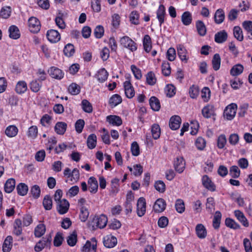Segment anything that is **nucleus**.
Segmentation results:
<instances>
[{
    "label": "nucleus",
    "mask_w": 252,
    "mask_h": 252,
    "mask_svg": "<svg viewBox=\"0 0 252 252\" xmlns=\"http://www.w3.org/2000/svg\"><path fill=\"white\" fill-rule=\"evenodd\" d=\"M82 108L86 113H90L93 111V107L91 103L86 99H83L81 102Z\"/></svg>",
    "instance_id": "obj_52"
},
{
    "label": "nucleus",
    "mask_w": 252,
    "mask_h": 252,
    "mask_svg": "<svg viewBox=\"0 0 252 252\" xmlns=\"http://www.w3.org/2000/svg\"><path fill=\"white\" fill-rule=\"evenodd\" d=\"M42 203L45 210H50L52 208V200L49 195L45 196Z\"/></svg>",
    "instance_id": "obj_49"
},
{
    "label": "nucleus",
    "mask_w": 252,
    "mask_h": 252,
    "mask_svg": "<svg viewBox=\"0 0 252 252\" xmlns=\"http://www.w3.org/2000/svg\"><path fill=\"white\" fill-rule=\"evenodd\" d=\"M107 221V217L102 214L94 216L91 221V225L94 229L96 228L102 229L106 226Z\"/></svg>",
    "instance_id": "obj_1"
},
{
    "label": "nucleus",
    "mask_w": 252,
    "mask_h": 252,
    "mask_svg": "<svg viewBox=\"0 0 252 252\" xmlns=\"http://www.w3.org/2000/svg\"><path fill=\"white\" fill-rule=\"evenodd\" d=\"M30 31L33 33H37L40 30V23L38 19L34 17L30 18L28 21Z\"/></svg>",
    "instance_id": "obj_4"
},
{
    "label": "nucleus",
    "mask_w": 252,
    "mask_h": 252,
    "mask_svg": "<svg viewBox=\"0 0 252 252\" xmlns=\"http://www.w3.org/2000/svg\"><path fill=\"white\" fill-rule=\"evenodd\" d=\"M165 92L167 96L171 97L175 94V88L171 84H168L166 86Z\"/></svg>",
    "instance_id": "obj_63"
},
{
    "label": "nucleus",
    "mask_w": 252,
    "mask_h": 252,
    "mask_svg": "<svg viewBox=\"0 0 252 252\" xmlns=\"http://www.w3.org/2000/svg\"><path fill=\"white\" fill-rule=\"evenodd\" d=\"M22 233V221L20 219H16L14 223L13 233L16 236H19Z\"/></svg>",
    "instance_id": "obj_34"
},
{
    "label": "nucleus",
    "mask_w": 252,
    "mask_h": 252,
    "mask_svg": "<svg viewBox=\"0 0 252 252\" xmlns=\"http://www.w3.org/2000/svg\"><path fill=\"white\" fill-rule=\"evenodd\" d=\"M233 35L238 41H242L244 39L243 32L239 26H235L233 28Z\"/></svg>",
    "instance_id": "obj_47"
},
{
    "label": "nucleus",
    "mask_w": 252,
    "mask_h": 252,
    "mask_svg": "<svg viewBox=\"0 0 252 252\" xmlns=\"http://www.w3.org/2000/svg\"><path fill=\"white\" fill-rule=\"evenodd\" d=\"M106 121L110 125L115 126H120L122 124L121 118L116 115H109L107 116Z\"/></svg>",
    "instance_id": "obj_19"
},
{
    "label": "nucleus",
    "mask_w": 252,
    "mask_h": 252,
    "mask_svg": "<svg viewBox=\"0 0 252 252\" xmlns=\"http://www.w3.org/2000/svg\"><path fill=\"white\" fill-rule=\"evenodd\" d=\"M151 108L156 111H158L160 108L159 100L155 96H152L149 100Z\"/></svg>",
    "instance_id": "obj_37"
},
{
    "label": "nucleus",
    "mask_w": 252,
    "mask_h": 252,
    "mask_svg": "<svg viewBox=\"0 0 252 252\" xmlns=\"http://www.w3.org/2000/svg\"><path fill=\"white\" fill-rule=\"evenodd\" d=\"M244 70V66L240 63L234 65L230 69V73L232 76H236L241 74Z\"/></svg>",
    "instance_id": "obj_30"
},
{
    "label": "nucleus",
    "mask_w": 252,
    "mask_h": 252,
    "mask_svg": "<svg viewBox=\"0 0 252 252\" xmlns=\"http://www.w3.org/2000/svg\"><path fill=\"white\" fill-rule=\"evenodd\" d=\"M46 228L44 224H39L34 229V235L36 237H40L45 232Z\"/></svg>",
    "instance_id": "obj_44"
},
{
    "label": "nucleus",
    "mask_w": 252,
    "mask_h": 252,
    "mask_svg": "<svg viewBox=\"0 0 252 252\" xmlns=\"http://www.w3.org/2000/svg\"><path fill=\"white\" fill-rule=\"evenodd\" d=\"M121 46L131 52L135 51L137 49V44L128 36H124L120 39Z\"/></svg>",
    "instance_id": "obj_2"
},
{
    "label": "nucleus",
    "mask_w": 252,
    "mask_h": 252,
    "mask_svg": "<svg viewBox=\"0 0 252 252\" xmlns=\"http://www.w3.org/2000/svg\"><path fill=\"white\" fill-rule=\"evenodd\" d=\"M229 174L233 178H238L240 175V170L236 165H233L229 169Z\"/></svg>",
    "instance_id": "obj_55"
},
{
    "label": "nucleus",
    "mask_w": 252,
    "mask_h": 252,
    "mask_svg": "<svg viewBox=\"0 0 252 252\" xmlns=\"http://www.w3.org/2000/svg\"><path fill=\"white\" fill-rule=\"evenodd\" d=\"M87 146L90 149L94 148L96 144V136L94 134H90L87 139Z\"/></svg>",
    "instance_id": "obj_42"
},
{
    "label": "nucleus",
    "mask_w": 252,
    "mask_h": 252,
    "mask_svg": "<svg viewBox=\"0 0 252 252\" xmlns=\"http://www.w3.org/2000/svg\"><path fill=\"white\" fill-rule=\"evenodd\" d=\"M125 92L126 96L127 98H131L135 94L134 88L132 87L130 81H126L124 83Z\"/></svg>",
    "instance_id": "obj_14"
},
{
    "label": "nucleus",
    "mask_w": 252,
    "mask_h": 252,
    "mask_svg": "<svg viewBox=\"0 0 252 252\" xmlns=\"http://www.w3.org/2000/svg\"><path fill=\"white\" fill-rule=\"evenodd\" d=\"M226 143V137L224 134L220 135L217 140V146L219 149H222L224 147Z\"/></svg>",
    "instance_id": "obj_62"
},
{
    "label": "nucleus",
    "mask_w": 252,
    "mask_h": 252,
    "mask_svg": "<svg viewBox=\"0 0 252 252\" xmlns=\"http://www.w3.org/2000/svg\"><path fill=\"white\" fill-rule=\"evenodd\" d=\"M92 244L89 241H87L85 245L82 248V252H96V241L95 239H92Z\"/></svg>",
    "instance_id": "obj_11"
},
{
    "label": "nucleus",
    "mask_w": 252,
    "mask_h": 252,
    "mask_svg": "<svg viewBox=\"0 0 252 252\" xmlns=\"http://www.w3.org/2000/svg\"><path fill=\"white\" fill-rule=\"evenodd\" d=\"M13 238L11 236H8L5 239L2 246L3 252H9L12 246Z\"/></svg>",
    "instance_id": "obj_32"
},
{
    "label": "nucleus",
    "mask_w": 252,
    "mask_h": 252,
    "mask_svg": "<svg viewBox=\"0 0 252 252\" xmlns=\"http://www.w3.org/2000/svg\"><path fill=\"white\" fill-rule=\"evenodd\" d=\"M165 13V7L162 4H160L157 11V17L160 26L164 22Z\"/></svg>",
    "instance_id": "obj_22"
},
{
    "label": "nucleus",
    "mask_w": 252,
    "mask_h": 252,
    "mask_svg": "<svg viewBox=\"0 0 252 252\" xmlns=\"http://www.w3.org/2000/svg\"><path fill=\"white\" fill-rule=\"evenodd\" d=\"M225 223L226 226L233 229H237L240 228V225L234 220L230 218H226Z\"/></svg>",
    "instance_id": "obj_50"
},
{
    "label": "nucleus",
    "mask_w": 252,
    "mask_h": 252,
    "mask_svg": "<svg viewBox=\"0 0 252 252\" xmlns=\"http://www.w3.org/2000/svg\"><path fill=\"white\" fill-rule=\"evenodd\" d=\"M110 56V51L107 47H104L100 52V57L103 61H106Z\"/></svg>",
    "instance_id": "obj_60"
},
{
    "label": "nucleus",
    "mask_w": 252,
    "mask_h": 252,
    "mask_svg": "<svg viewBox=\"0 0 252 252\" xmlns=\"http://www.w3.org/2000/svg\"><path fill=\"white\" fill-rule=\"evenodd\" d=\"M146 210V202L144 198L140 197L138 199L137 203V215L141 217L143 216Z\"/></svg>",
    "instance_id": "obj_5"
},
{
    "label": "nucleus",
    "mask_w": 252,
    "mask_h": 252,
    "mask_svg": "<svg viewBox=\"0 0 252 252\" xmlns=\"http://www.w3.org/2000/svg\"><path fill=\"white\" fill-rule=\"evenodd\" d=\"M195 232L197 236L201 239L205 238L207 235V231L205 227L201 223H199L196 225L195 227Z\"/></svg>",
    "instance_id": "obj_13"
},
{
    "label": "nucleus",
    "mask_w": 252,
    "mask_h": 252,
    "mask_svg": "<svg viewBox=\"0 0 252 252\" xmlns=\"http://www.w3.org/2000/svg\"><path fill=\"white\" fill-rule=\"evenodd\" d=\"M221 218V213L220 211L216 212L213 220V226L215 229L220 227Z\"/></svg>",
    "instance_id": "obj_39"
},
{
    "label": "nucleus",
    "mask_w": 252,
    "mask_h": 252,
    "mask_svg": "<svg viewBox=\"0 0 252 252\" xmlns=\"http://www.w3.org/2000/svg\"><path fill=\"white\" fill-rule=\"evenodd\" d=\"M220 57L219 54H215L213 58L212 63L213 69L217 71L220 68Z\"/></svg>",
    "instance_id": "obj_43"
},
{
    "label": "nucleus",
    "mask_w": 252,
    "mask_h": 252,
    "mask_svg": "<svg viewBox=\"0 0 252 252\" xmlns=\"http://www.w3.org/2000/svg\"><path fill=\"white\" fill-rule=\"evenodd\" d=\"M143 44L144 50L149 53L152 49V40L151 37L146 34L144 36L143 39Z\"/></svg>",
    "instance_id": "obj_28"
},
{
    "label": "nucleus",
    "mask_w": 252,
    "mask_h": 252,
    "mask_svg": "<svg viewBox=\"0 0 252 252\" xmlns=\"http://www.w3.org/2000/svg\"><path fill=\"white\" fill-rule=\"evenodd\" d=\"M227 38V33L224 30L218 32L215 35V41L218 43H222L225 42Z\"/></svg>",
    "instance_id": "obj_24"
},
{
    "label": "nucleus",
    "mask_w": 252,
    "mask_h": 252,
    "mask_svg": "<svg viewBox=\"0 0 252 252\" xmlns=\"http://www.w3.org/2000/svg\"><path fill=\"white\" fill-rule=\"evenodd\" d=\"M30 191L34 198L37 199L40 196L41 189L38 185H35L32 187Z\"/></svg>",
    "instance_id": "obj_57"
},
{
    "label": "nucleus",
    "mask_w": 252,
    "mask_h": 252,
    "mask_svg": "<svg viewBox=\"0 0 252 252\" xmlns=\"http://www.w3.org/2000/svg\"><path fill=\"white\" fill-rule=\"evenodd\" d=\"M151 133L154 139H158L160 135V128L157 124H153L151 126Z\"/></svg>",
    "instance_id": "obj_36"
},
{
    "label": "nucleus",
    "mask_w": 252,
    "mask_h": 252,
    "mask_svg": "<svg viewBox=\"0 0 252 252\" xmlns=\"http://www.w3.org/2000/svg\"><path fill=\"white\" fill-rule=\"evenodd\" d=\"M48 40L51 43H57L61 39L59 32L55 30H48L46 33Z\"/></svg>",
    "instance_id": "obj_6"
},
{
    "label": "nucleus",
    "mask_w": 252,
    "mask_h": 252,
    "mask_svg": "<svg viewBox=\"0 0 252 252\" xmlns=\"http://www.w3.org/2000/svg\"><path fill=\"white\" fill-rule=\"evenodd\" d=\"M57 209L60 214H64L68 210L69 203L65 199H63L61 201L57 202Z\"/></svg>",
    "instance_id": "obj_7"
},
{
    "label": "nucleus",
    "mask_w": 252,
    "mask_h": 252,
    "mask_svg": "<svg viewBox=\"0 0 252 252\" xmlns=\"http://www.w3.org/2000/svg\"><path fill=\"white\" fill-rule=\"evenodd\" d=\"M225 18L224 12L222 9H218L215 12L214 19L215 22L218 24H221L224 21Z\"/></svg>",
    "instance_id": "obj_29"
},
{
    "label": "nucleus",
    "mask_w": 252,
    "mask_h": 252,
    "mask_svg": "<svg viewBox=\"0 0 252 252\" xmlns=\"http://www.w3.org/2000/svg\"><path fill=\"white\" fill-rule=\"evenodd\" d=\"M89 189L91 193H95L98 190V182L94 177H91L88 181Z\"/></svg>",
    "instance_id": "obj_16"
},
{
    "label": "nucleus",
    "mask_w": 252,
    "mask_h": 252,
    "mask_svg": "<svg viewBox=\"0 0 252 252\" xmlns=\"http://www.w3.org/2000/svg\"><path fill=\"white\" fill-rule=\"evenodd\" d=\"M95 76L99 83H103L107 80L108 73L105 68H102L97 71Z\"/></svg>",
    "instance_id": "obj_23"
},
{
    "label": "nucleus",
    "mask_w": 252,
    "mask_h": 252,
    "mask_svg": "<svg viewBox=\"0 0 252 252\" xmlns=\"http://www.w3.org/2000/svg\"><path fill=\"white\" fill-rule=\"evenodd\" d=\"M166 203L162 198H158L155 202L153 209L155 212L160 213L163 212L166 208Z\"/></svg>",
    "instance_id": "obj_12"
},
{
    "label": "nucleus",
    "mask_w": 252,
    "mask_h": 252,
    "mask_svg": "<svg viewBox=\"0 0 252 252\" xmlns=\"http://www.w3.org/2000/svg\"><path fill=\"white\" fill-rule=\"evenodd\" d=\"M234 214L237 219L245 227H248L249 225V221L244 215V214L241 211L237 210L234 212Z\"/></svg>",
    "instance_id": "obj_17"
},
{
    "label": "nucleus",
    "mask_w": 252,
    "mask_h": 252,
    "mask_svg": "<svg viewBox=\"0 0 252 252\" xmlns=\"http://www.w3.org/2000/svg\"><path fill=\"white\" fill-rule=\"evenodd\" d=\"M18 131V128L16 126L10 125L6 127L4 133L7 137L12 138L17 135Z\"/></svg>",
    "instance_id": "obj_21"
},
{
    "label": "nucleus",
    "mask_w": 252,
    "mask_h": 252,
    "mask_svg": "<svg viewBox=\"0 0 252 252\" xmlns=\"http://www.w3.org/2000/svg\"><path fill=\"white\" fill-rule=\"evenodd\" d=\"M122 101L121 96L118 94H113L109 99V104L112 107H115L120 104Z\"/></svg>",
    "instance_id": "obj_31"
},
{
    "label": "nucleus",
    "mask_w": 252,
    "mask_h": 252,
    "mask_svg": "<svg viewBox=\"0 0 252 252\" xmlns=\"http://www.w3.org/2000/svg\"><path fill=\"white\" fill-rule=\"evenodd\" d=\"M161 69L163 75L165 76H168L171 74V67L170 64L167 61H164L162 63Z\"/></svg>",
    "instance_id": "obj_51"
},
{
    "label": "nucleus",
    "mask_w": 252,
    "mask_h": 252,
    "mask_svg": "<svg viewBox=\"0 0 252 252\" xmlns=\"http://www.w3.org/2000/svg\"><path fill=\"white\" fill-rule=\"evenodd\" d=\"M185 161L182 157H177L174 160V166L175 170L179 173L183 172L185 168Z\"/></svg>",
    "instance_id": "obj_10"
},
{
    "label": "nucleus",
    "mask_w": 252,
    "mask_h": 252,
    "mask_svg": "<svg viewBox=\"0 0 252 252\" xmlns=\"http://www.w3.org/2000/svg\"><path fill=\"white\" fill-rule=\"evenodd\" d=\"M89 215V211L85 207H82L80 208V214L79 217L82 221H86L88 218Z\"/></svg>",
    "instance_id": "obj_58"
},
{
    "label": "nucleus",
    "mask_w": 252,
    "mask_h": 252,
    "mask_svg": "<svg viewBox=\"0 0 252 252\" xmlns=\"http://www.w3.org/2000/svg\"><path fill=\"white\" fill-rule=\"evenodd\" d=\"M67 244L70 247L74 246L77 242V235L75 231L68 235L66 238Z\"/></svg>",
    "instance_id": "obj_38"
},
{
    "label": "nucleus",
    "mask_w": 252,
    "mask_h": 252,
    "mask_svg": "<svg viewBox=\"0 0 252 252\" xmlns=\"http://www.w3.org/2000/svg\"><path fill=\"white\" fill-rule=\"evenodd\" d=\"M68 91L72 95H76L80 92V87L75 83H72L68 88Z\"/></svg>",
    "instance_id": "obj_56"
},
{
    "label": "nucleus",
    "mask_w": 252,
    "mask_h": 252,
    "mask_svg": "<svg viewBox=\"0 0 252 252\" xmlns=\"http://www.w3.org/2000/svg\"><path fill=\"white\" fill-rule=\"evenodd\" d=\"M27 136L28 137L35 139L38 134V128L36 126H30L27 131Z\"/></svg>",
    "instance_id": "obj_48"
},
{
    "label": "nucleus",
    "mask_w": 252,
    "mask_h": 252,
    "mask_svg": "<svg viewBox=\"0 0 252 252\" xmlns=\"http://www.w3.org/2000/svg\"><path fill=\"white\" fill-rule=\"evenodd\" d=\"M182 120L178 115H174L172 116L169 120V126L172 130L178 129L181 125Z\"/></svg>",
    "instance_id": "obj_9"
},
{
    "label": "nucleus",
    "mask_w": 252,
    "mask_h": 252,
    "mask_svg": "<svg viewBox=\"0 0 252 252\" xmlns=\"http://www.w3.org/2000/svg\"><path fill=\"white\" fill-rule=\"evenodd\" d=\"M103 244L105 247L107 248H113L117 244V239L113 236H107L104 238Z\"/></svg>",
    "instance_id": "obj_18"
},
{
    "label": "nucleus",
    "mask_w": 252,
    "mask_h": 252,
    "mask_svg": "<svg viewBox=\"0 0 252 252\" xmlns=\"http://www.w3.org/2000/svg\"><path fill=\"white\" fill-rule=\"evenodd\" d=\"M182 22L184 25L188 26L192 22L191 13L189 11H186L182 15Z\"/></svg>",
    "instance_id": "obj_41"
},
{
    "label": "nucleus",
    "mask_w": 252,
    "mask_h": 252,
    "mask_svg": "<svg viewBox=\"0 0 252 252\" xmlns=\"http://www.w3.org/2000/svg\"><path fill=\"white\" fill-rule=\"evenodd\" d=\"M75 52L74 47L73 44L68 43L66 45L63 49L64 54L68 57L73 56Z\"/></svg>",
    "instance_id": "obj_46"
},
{
    "label": "nucleus",
    "mask_w": 252,
    "mask_h": 252,
    "mask_svg": "<svg viewBox=\"0 0 252 252\" xmlns=\"http://www.w3.org/2000/svg\"><path fill=\"white\" fill-rule=\"evenodd\" d=\"M175 208L176 211L179 213H182L185 211V204L182 199H177L175 203Z\"/></svg>",
    "instance_id": "obj_61"
},
{
    "label": "nucleus",
    "mask_w": 252,
    "mask_h": 252,
    "mask_svg": "<svg viewBox=\"0 0 252 252\" xmlns=\"http://www.w3.org/2000/svg\"><path fill=\"white\" fill-rule=\"evenodd\" d=\"M177 53L180 59L183 62H187L188 60V58L187 57V51L183 45H179L177 46Z\"/></svg>",
    "instance_id": "obj_25"
},
{
    "label": "nucleus",
    "mask_w": 252,
    "mask_h": 252,
    "mask_svg": "<svg viewBox=\"0 0 252 252\" xmlns=\"http://www.w3.org/2000/svg\"><path fill=\"white\" fill-rule=\"evenodd\" d=\"M15 187V180L13 178L8 179L4 184V190L7 193H11Z\"/></svg>",
    "instance_id": "obj_27"
},
{
    "label": "nucleus",
    "mask_w": 252,
    "mask_h": 252,
    "mask_svg": "<svg viewBox=\"0 0 252 252\" xmlns=\"http://www.w3.org/2000/svg\"><path fill=\"white\" fill-rule=\"evenodd\" d=\"M11 8L10 6H5L1 8L0 11V16L4 19H7L11 15Z\"/></svg>",
    "instance_id": "obj_53"
},
{
    "label": "nucleus",
    "mask_w": 252,
    "mask_h": 252,
    "mask_svg": "<svg viewBox=\"0 0 252 252\" xmlns=\"http://www.w3.org/2000/svg\"><path fill=\"white\" fill-rule=\"evenodd\" d=\"M16 189L19 195L25 196L28 192V187L25 184L21 183L17 185Z\"/></svg>",
    "instance_id": "obj_40"
},
{
    "label": "nucleus",
    "mask_w": 252,
    "mask_h": 252,
    "mask_svg": "<svg viewBox=\"0 0 252 252\" xmlns=\"http://www.w3.org/2000/svg\"><path fill=\"white\" fill-rule=\"evenodd\" d=\"M67 124L64 122H59L55 125L54 129L55 132L60 135H63L66 131Z\"/></svg>",
    "instance_id": "obj_26"
},
{
    "label": "nucleus",
    "mask_w": 252,
    "mask_h": 252,
    "mask_svg": "<svg viewBox=\"0 0 252 252\" xmlns=\"http://www.w3.org/2000/svg\"><path fill=\"white\" fill-rule=\"evenodd\" d=\"M199 88L195 85L191 86L189 90V94L192 98H196L199 94Z\"/></svg>",
    "instance_id": "obj_64"
},
{
    "label": "nucleus",
    "mask_w": 252,
    "mask_h": 252,
    "mask_svg": "<svg viewBox=\"0 0 252 252\" xmlns=\"http://www.w3.org/2000/svg\"><path fill=\"white\" fill-rule=\"evenodd\" d=\"M157 79L154 73L152 71L149 72L146 75V82L148 85H154L156 84Z\"/></svg>",
    "instance_id": "obj_54"
},
{
    "label": "nucleus",
    "mask_w": 252,
    "mask_h": 252,
    "mask_svg": "<svg viewBox=\"0 0 252 252\" xmlns=\"http://www.w3.org/2000/svg\"><path fill=\"white\" fill-rule=\"evenodd\" d=\"M203 186L208 190L214 191L216 189V186L207 175H204L202 178Z\"/></svg>",
    "instance_id": "obj_15"
},
{
    "label": "nucleus",
    "mask_w": 252,
    "mask_h": 252,
    "mask_svg": "<svg viewBox=\"0 0 252 252\" xmlns=\"http://www.w3.org/2000/svg\"><path fill=\"white\" fill-rule=\"evenodd\" d=\"M237 107L234 103L228 105L224 111V117L228 120H232L235 116Z\"/></svg>",
    "instance_id": "obj_3"
},
{
    "label": "nucleus",
    "mask_w": 252,
    "mask_h": 252,
    "mask_svg": "<svg viewBox=\"0 0 252 252\" xmlns=\"http://www.w3.org/2000/svg\"><path fill=\"white\" fill-rule=\"evenodd\" d=\"M27 83L24 81H19L16 86L15 91L19 94L24 93L27 90Z\"/></svg>",
    "instance_id": "obj_33"
},
{
    "label": "nucleus",
    "mask_w": 252,
    "mask_h": 252,
    "mask_svg": "<svg viewBox=\"0 0 252 252\" xmlns=\"http://www.w3.org/2000/svg\"><path fill=\"white\" fill-rule=\"evenodd\" d=\"M196 27L199 34L204 36L206 33V28L204 23L201 21H197L196 23Z\"/></svg>",
    "instance_id": "obj_45"
},
{
    "label": "nucleus",
    "mask_w": 252,
    "mask_h": 252,
    "mask_svg": "<svg viewBox=\"0 0 252 252\" xmlns=\"http://www.w3.org/2000/svg\"><path fill=\"white\" fill-rule=\"evenodd\" d=\"M9 36L13 39H17L20 38L21 34L18 28L15 25H12L8 29Z\"/></svg>",
    "instance_id": "obj_20"
},
{
    "label": "nucleus",
    "mask_w": 252,
    "mask_h": 252,
    "mask_svg": "<svg viewBox=\"0 0 252 252\" xmlns=\"http://www.w3.org/2000/svg\"><path fill=\"white\" fill-rule=\"evenodd\" d=\"M41 86L42 84L38 83L37 80L32 81L30 84L31 91L34 93L38 92L40 90Z\"/></svg>",
    "instance_id": "obj_59"
},
{
    "label": "nucleus",
    "mask_w": 252,
    "mask_h": 252,
    "mask_svg": "<svg viewBox=\"0 0 252 252\" xmlns=\"http://www.w3.org/2000/svg\"><path fill=\"white\" fill-rule=\"evenodd\" d=\"M202 114L204 117L209 118L214 115V107L212 105H207L204 107L202 110Z\"/></svg>",
    "instance_id": "obj_35"
},
{
    "label": "nucleus",
    "mask_w": 252,
    "mask_h": 252,
    "mask_svg": "<svg viewBox=\"0 0 252 252\" xmlns=\"http://www.w3.org/2000/svg\"><path fill=\"white\" fill-rule=\"evenodd\" d=\"M48 73L52 78L58 80H61L64 76L63 71L59 68L55 66L51 67L48 70Z\"/></svg>",
    "instance_id": "obj_8"
}]
</instances>
